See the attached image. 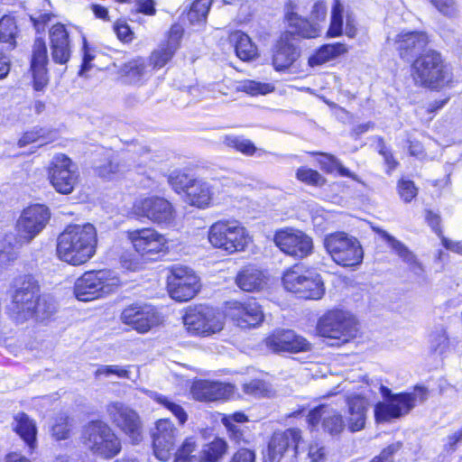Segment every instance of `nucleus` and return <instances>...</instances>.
I'll return each instance as SVG.
<instances>
[{"instance_id":"nucleus-1","label":"nucleus","mask_w":462,"mask_h":462,"mask_svg":"<svg viewBox=\"0 0 462 462\" xmlns=\"http://www.w3.org/2000/svg\"><path fill=\"white\" fill-rule=\"evenodd\" d=\"M97 234L92 224L69 225L57 238L58 258L73 266L88 262L95 254Z\"/></svg>"},{"instance_id":"nucleus-2","label":"nucleus","mask_w":462,"mask_h":462,"mask_svg":"<svg viewBox=\"0 0 462 462\" xmlns=\"http://www.w3.org/2000/svg\"><path fill=\"white\" fill-rule=\"evenodd\" d=\"M380 392L384 398L374 407L376 422H389L408 414L417 403L427 400L429 391L426 387L417 385L412 392L393 393L386 386L381 385Z\"/></svg>"},{"instance_id":"nucleus-3","label":"nucleus","mask_w":462,"mask_h":462,"mask_svg":"<svg viewBox=\"0 0 462 462\" xmlns=\"http://www.w3.org/2000/svg\"><path fill=\"white\" fill-rule=\"evenodd\" d=\"M358 322L346 310H333L319 319V346H340L356 336Z\"/></svg>"},{"instance_id":"nucleus-4","label":"nucleus","mask_w":462,"mask_h":462,"mask_svg":"<svg viewBox=\"0 0 462 462\" xmlns=\"http://www.w3.org/2000/svg\"><path fill=\"white\" fill-rule=\"evenodd\" d=\"M81 443L92 455L106 459L117 456L122 448L121 440L112 428L100 420L88 422L81 431Z\"/></svg>"},{"instance_id":"nucleus-5","label":"nucleus","mask_w":462,"mask_h":462,"mask_svg":"<svg viewBox=\"0 0 462 462\" xmlns=\"http://www.w3.org/2000/svg\"><path fill=\"white\" fill-rule=\"evenodd\" d=\"M411 75L416 85L430 88H443L451 80V74L440 54L431 50L416 58L411 64Z\"/></svg>"},{"instance_id":"nucleus-6","label":"nucleus","mask_w":462,"mask_h":462,"mask_svg":"<svg viewBox=\"0 0 462 462\" xmlns=\"http://www.w3.org/2000/svg\"><path fill=\"white\" fill-rule=\"evenodd\" d=\"M208 241L214 247L233 254L244 251L251 242V237L239 221L219 220L209 227Z\"/></svg>"},{"instance_id":"nucleus-7","label":"nucleus","mask_w":462,"mask_h":462,"mask_svg":"<svg viewBox=\"0 0 462 462\" xmlns=\"http://www.w3.org/2000/svg\"><path fill=\"white\" fill-rule=\"evenodd\" d=\"M119 282L109 270L86 272L76 280L74 294L79 300H93L113 292Z\"/></svg>"},{"instance_id":"nucleus-8","label":"nucleus","mask_w":462,"mask_h":462,"mask_svg":"<svg viewBox=\"0 0 462 462\" xmlns=\"http://www.w3.org/2000/svg\"><path fill=\"white\" fill-rule=\"evenodd\" d=\"M13 288L10 306L13 319L17 323H23L32 319L34 313L32 308L35 307V301L39 294L37 282L31 275L20 276L14 280Z\"/></svg>"},{"instance_id":"nucleus-9","label":"nucleus","mask_w":462,"mask_h":462,"mask_svg":"<svg viewBox=\"0 0 462 462\" xmlns=\"http://www.w3.org/2000/svg\"><path fill=\"white\" fill-rule=\"evenodd\" d=\"M324 246L333 261L341 266L356 267L363 262L364 250L360 242L345 233L327 236Z\"/></svg>"},{"instance_id":"nucleus-10","label":"nucleus","mask_w":462,"mask_h":462,"mask_svg":"<svg viewBox=\"0 0 462 462\" xmlns=\"http://www.w3.org/2000/svg\"><path fill=\"white\" fill-rule=\"evenodd\" d=\"M183 323L190 334L208 336L222 330L224 318L212 307L199 305L187 310Z\"/></svg>"},{"instance_id":"nucleus-11","label":"nucleus","mask_w":462,"mask_h":462,"mask_svg":"<svg viewBox=\"0 0 462 462\" xmlns=\"http://www.w3.org/2000/svg\"><path fill=\"white\" fill-rule=\"evenodd\" d=\"M48 178L57 192L70 194L79 181L78 166L67 155L56 154L48 166Z\"/></svg>"},{"instance_id":"nucleus-12","label":"nucleus","mask_w":462,"mask_h":462,"mask_svg":"<svg viewBox=\"0 0 462 462\" xmlns=\"http://www.w3.org/2000/svg\"><path fill=\"white\" fill-rule=\"evenodd\" d=\"M106 412L111 422L121 430L133 444L143 440V424L138 413L121 402L107 404Z\"/></svg>"},{"instance_id":"nucleus-13","label":"nucleus","mask_w":462,"mask_h":462,"mask_svg":"<svg viewBox=\"0 0 462 462\" xmlns=\"http://www.w3.org/2000/svg\"><path fill=\"white\" fill-rule=\"evenodd\" d=\"M133 213L161 226H170L176 219V210L172 204L158 196L136 200L133 206Z\"/></svg>"},{"instance_id":"nucleus-14","label":"nucleus","mask_w":462,"mask_h":462,"mask_svg":"<svg viewBox=\"0 0 462 462\" xmlns=\"http://www.w3.org/2000/svg\"><path fill=\"white\" fill-rule=\"evenodd\" d=\"M51 213L44 205H32L23 209L16 222V243L20 245L30 243L46 226Z\"/></svg>"},{"instance_id":"nucleus-15","label":"nucleus","mask_w":462,"mask_h":462,"mask_svg":"<svg viewBox=\"0 0 462 462\" xmlns=\"http://www.w3.org/2000/svg\"><path fill=\"white\" fill-rule=\"evenodd\" d=\"M199 278L187 267L173 266L168 277V290L171 297L177 301H188L199 291Z\"/></svg>"},{"instance_id":"nucleus-16","label":"nucleus","mask_w":462,"mask_h":462,"mask_svg":"<svg viewBox=\"0 0 462 462\" xmlns=\"http://www.w3.org/2000/svg\"><path fill=\"white\" fill-rule=\"evenodd\" d=\"M127 238L135 252L147 259H152L153 256L167 250L166 237L152 227L128 231Z\"/></svg>"},{"instance_id":"nucleus-17","label":"nucleus","mask_w":462,"mask_h":462,"mask_svg":"<svg viewBox=\"0 0 462 462\" xmlns=\"http://www.w3.org/2000/svg\"><path fill=\"white\" fill-rule=\"evenodd\" d=\"M318 273L315 270L302 271L299 265L287 270L282 277L285 289L303 299H316Z\"/></svg>"},{"instance_id":"nucleus-18","label":"nucleus","mask_w":462,"mask_h":462,"mask_svg":"<svg viewBox=\"0 0 462 462\" xmlns=\"http://www.w3.org/2000/svg\"><path fill=\"white\" fill-rule=\"evenodd\" d=\"M120 319L139 333H146L161 322V317L152 306L140 303L126 306Z\"/></svg>"},{"instance_id":"nucleus-19","label":"nucleus","mask_w":462,"mask_h":462,"mask_svg":"<svg viewBox=\"0 0 462 462\" xmlns=\"http://www.w3.org/2000/svg\"><path fill=\"white\" fill-rule=\"evenodd\" d=\"M274 243L284 254L299 259L308 256L313 249L312 239L292 228L277 231Z\"/></svg>"},{"instance_id":"nucleus-20","label":"nucleus","mask_w":462,"mask_h":462,"mask_svg":"<svg viewBox=\"0 0 462 462\" xmlns=\"http://www.w3.org/2000/svg\"><path fill=\"white\" fill-rule=\"evenodd\" d=\"M301 432L299 429L291 428L283 431H275L263 456V462H281L284 455L292 450L296 453Z\"/></svg>"},{"instance_id":"nucleus-21","label":"nucleus","mask_w":462,"mask_h":462,"mask_svg":"<svg viewBox=\"0 0 462 462\" xmlns=\"http://www.w3.org/2000/svg\"><path fill=\"white\" fill-rule=\"evenodd\" d=\"M178 430L170 420H157L156 431L152 434V439L153 453L158 459L167 461L171 458Z\"/></svg>"},{"instance_id":"nucleus-22","label":"nucleus","mask_w":462,"mask_h":462,"mask_svg":"<svg viewBox=\"0 0 462 462\" xmlns=\"http://www.w3.org/2000/svg\"><path fill=\"white\" fill-rule=\"evenodd\" d=\"M266 346L274 353L301 352L310 349V343L291 329H277L265 338Z\"/></svg>"},{"instance_id":"nucleus-23","label":"nucleus","mask_w":462,"mask_h":462,"mask_svg":"<svg viewBox=\"0 0 462 462\" xmlns=\"http://www.w3.org/2000/svg\"><path fill=\"white\" fill-rule=\"evenodd\" d=\"M226 315L242 328L254 327L263 319L261 307L254 300L228 302Z\"/></svg>"},{"instance_id":"nucleus-24","label":"nucleus","mask_w":462,"mask_h":462,"mask_svg":"<svg viewBox=\"0 0 462 462\" xmlns=\"http://www.w3.org/2000/svg\"><path fill=\"white\" fill-rule=\"evenodd\" d=\"M387 41L393 44L402 59L422 51L429 42L427 34L420 31H402L393 38L389 36Z\"/></svg>"},{"instance_id":"nucleus-25","label":"nucleus","mask_w":462,"mask_h":462,"mask_svg":"<svg viewBox=\"0 0 462 462\" xmlns=\"http://www.w3.org/2000/svg\"><path fill=\"white\" fill-rule=\"evenodd\" d=\"M235 387L231 383L199 380L191 387L192 396L198 401L213 402L226 399L234 393Z\"/></svg>"},{"instance_id":"nucleus-26","label":"nucleus","mask_w":462,"mask_h":462,"mask_svg":"<svg viewBox=\"0 0 462 462\" xmlns=\"http://www.w3.org/2000/svg\"><path fill=\"white\" fill-rule=\"evenodd\" d=\"M294 32H286L278 41L273 56V64L276 70L289 68L299 57Z\"/></svg>"},{"instance_id":"nucleus-27","label":"nucleus","mask_w":462,"mask_h":462,"mask_svg":"<svg viewBox=\"0 0 462 462\" xmlns=\"http://www.w3.org/2000/svg\"><path fill=\"white\" fill-rule=\"evenodd\" d=\"M51 58L56 63L65 64L70 58L69 33L61 23L54 24L50 30Z\"/></svg>"},{"instance_id":"nucleus-28","label":"nucleus","mask_w":462,"mask_h":462,"mask_svg":"<svg viewBox=\"0 0 462 462\" xmlns=\"http://www.w3.org/2000/svg\"><path fill=\"white\" fill-rule=\"evenodd\" d=\"M347 426L349 430L356 432L363 430L366 421L368 401L360 395H352L347 398Z\"/></svg>"},{"instance_id":"nucleus-29","label":"nucleus","mask_w":462,"mask_h":462,"mask_svg":"<svg viewBox=\"0 0 462 462\" xmlns=\"http://www.w3.org/2000/svg\"><path fill=\"white\" fill-rule=\"evenodd\" d=\"M236 283L245 291H259L265 284V277L261 270L249 265L237 273Z\"/></svg>"},{"instance_id":"nucleus-30","label":"nucleus","mask_w":462,"mask_h":462,"mask_svg":"<svg viewBox=\"0 0 462 462\" xmlns=\"http://www.w3.org/2000/svg\"><path fill=\"white\" fill-rule=\"evenodd\" d=\"M212 194L211 187L208 182L195 180L187 189L186 201L191 206L204 208L210 204Z\"/></svg>"},{"instance_id":"nucleus-31","label":"nucleus","mask_w":462,"mask_h":462,"mask_svg":"<svg viewBox=\"0 0 462 462\" xmlns=\"http://www.w3.org/2000/svg\"><path fill=\"white\" fill-rule=\"evenodd\" d=\"M378 234L383 239H384L392 250L394 251L395 254L411 267V269L413 271L421 270L420 264L418 262L415 254L410 251L404 244L397 240L386 231L378 230Z\"/></svg>"},{"instance_id":"nucleus-32","label":"nucleus","mask_w":462,"mask_h":462,"mask_svg":"<svg viewBox=\"0 0 462 462\" xmlns=\"http://www.w3.org/2000/svg\"><path fill=\"white\" fill-rule=\"evenodd\" d=\"M229 40L234 44L236 53L240 60L247 61L257 56L256 46L252 42L250 37L243 32H233Z\"/></svg>"},{"instance_id":"nucleus-33","label":"nucleus","mask_w":462,"mask_h":462,"mask_svg":"<svg viewBox=\"0 0 462 462\" xmlns=\"http://www.w3.org/2000/svg\"><path fill=\"white\" fill-rule=\"evenodd\" d=\"M14 430L22 438V439L28 445L30 448H33L36 443V426L30 418L21 413L15 417Z\"/></svg>"},{"instance_id":"nucleus-34","label":"nucleus","mask_w":462,"mask_h":462,"mask_svg":"<svg viewBox=\"0 0 462 462\" xmlns=\"http://www.w3.org/2000/svg\"><path fill=\"white\" fill-rule=\"evenodd\" d=\"M227 443L219 438L203 446L199 462H219L227 451Z\"/></svg>"},{"instance_id":"nucleus-35","label":"nucleus","mask_w":462,"mask_h":462,"mask_svg":"<svg viewBox=\"0 0 462 462\" xmlns=\"http://www.w3.org/2000/svg\"><path fill=\"white\" fill-rule=\"evenodd\" d=\"M319 166L328 173L351 178L357 182H361V180L356 174L344 167L342 163L331 154L319 152Z\"/></svg>"},{"instance_id":"nucleus-36","label":"nucleus","mask_w":462,"mask_h":462,"mask_svg":"<svg viewBox=\"0 0 462 462\" xmlns=\"http://www.w3.org/2000/svg\"><path fill=\"white\" fill-rule=\"evenodd\" d=\"M213 0H195L188 13L186 18L191 25L201 26L206 23Z\"/></svg>"},{"instance_id":"nucleus-37","label":"nucleus","mask_w":462,"mask_h":462,"mask_svg":"<svg viewBox=\"0 0 462 462\" xmlns=\"http://www.w3.org/2000/svg\"><path fill=\"white\" fill-rule=\"evenodd\" d=\"M343 14L344 5L340 0H334L331 8V17L329 28L327 31V37H338L343 32Z\"/></svg>"},{"instance_id":"nucleus-38","label":"nucleus","mask_w":462,"mask_h":462,"mask_svg":"<svg viewBox=\"0 0 462 462\" xmlns=\"http://www.w3.org/2000/svg\"><path fill=\"white\" fill-rule=\"evenodd\" d=\"M121 71L128 83H138L145 73L144 60L142 59L131 60L123 66Z\"/></svg>"},{"instance_id":"nucleus-39","label":"nucleus","mask_w":462,"mask_h":462,"mask_svg":"<svg viewBox=\"0 0 462 462\" xmlns=\"http://www.w3.org/2000/svg\"><path fill=\"white\" fill-rule=\"evenodd\" d=\"M237 91L247 93L251 96L266 95L274 90V87L269 83L245 79L237 83Z\"/></svg>"},{"instance_id":"nucleus-40","label":"nucleus","mask_w":462,"mask_h":462,"mask_svg":"<svg viewBox=\"0 0 462 462\" xmlns=\"http://www.w3.org/2000/svg\"><path fill=\"white\" fill-rule=\"evenodd\" d=\"M55 304L51 299L45 296L40 297L37 295L35 307L32 308V319L36 321H44L49 319L55 312Z\"/></svg>"},{"instance_id":"nucleus-41","label":"nucleus","mask_w":462,"mask_h":462,"mask_svg":"<svg viewBox=\"0 0 462 462\" xmlns=\"http://www.w3.org/2000/svg\"><path fill=\"white\" fill-rule=\"evenodd\" d=\"M197 447V442L193 437L185 439L175 452L173 462H199V457L193 454Z\"/></svg>"},{"instance_id":"nucleus-42","label":"nucleus","mask_w":462,"mask_h":462,"mask_svg":"<svg viewBox=\"0 0 462 462\" xmlns=\"http://www.w3.org/2000/svg\"><path fill=\"white\" fill-rule=\"evenodd\" d=\"M17 32V25L13 16L5 15L0 19V42L14 46Z\"/></svg>"},{"instance_id":"nucleus-43","label":"nucleus","mask_w":462,"mask_h":462,"mask_svg":"<svg viewBox=\"0 0 462 462\" xmlns=\"http://www.w3.org/2000/svg\"><path fill=\"white\" fill-rule=\"evenodd\" d=\"M150 396L155 402L171 411L172 414L179 420L180 424H184L186 422L188 415L180 405L175 403L167 396H164L156 392H152Z\"/></svg>"},{"instance_id":"nucleus-44","label":"nucleus","mask_w":462,"mask_h":462,"mask_svg":"<svg viewBox=\"0 0 462 462\" xmlns=\"http://www.w3.org/2000/svg\"><path fill=\"white\" fill-rule=\"evenodd\" d=\"M430 344L431 351L440 356L447 354L450 349L449 338L442 328L430 334Z\"/></svg>"},{"instance_id":"nucleus-45","label":"nucleus","mask_w":462,"mask_h":462,"mask_svg":"<svg viewBox=\"0 0 462 462\" xmlns=\"http://www.w3.org/2000/svg\"><path fill=\"white\" fill-rule=\"evenodd\" d=\"M223 143L247 156L253 155L256 151V147L250 140L241 136L226 135Z\"/></svg>"},{"instance_id":"nucleus-46","label":"nucleus","mask_w":462,"mask_h":462,"mask_svg":"<svg viewBox=\"0 0 462 462\" xmlns=\"http://www.w3.org/2000/svg\"><path fill=\"white\" fill-rule=\"evenodd\" d=\"M72 420L66 414H60L54 419L51 434L57 440L67 439L69 437Z\"/></svg>"},{"instance_id":"nucleus-47","label":"nucleus","mask_w":462,"mask_h":462,"mask_svg":"<svg viewBox=\"0 0 462 462\" xmlns=\"http://www.w3.org/2000/svg\"><path fill=\"white\" fill-rule=\"evenodd\" d=\"M348 51V47L342 42L334 44H325L319 47V64L321 62H328L346 54Z\"/></svg>"},{"instance_id":"nucleus-48","label":"nucleus","mask_w":462,"mask_h":462,"mask_svg":"<svg viewBox=\"0 0 462 462\" xmlns=\"http://www.w3.org/2000/svg\"><path fill=\"white\" fill-rule=\"evenodd\" d=\"M168 181L176 192L180 193L183 191L187 194V189L193 184L195 180L186 173L172 171L168 178Z\"/></svg>"},{"instance_id":"nucleus-49","label":"nucleus","mask_w":462,"mask_h":462,"mask_svg":"<svg viewBox=\"0 0 462 462\" xmlns=\"http://www.w3.org/2000/svg\"><path fill=\"white\" fill-rule=\"evenodd\" d=\"M291 24L296 27L295 32L303 38H315L317 36L316 27L307 19L291 16L289 18Z\"/></svg>"},{"instance_id":"nucleus-50","label":"nucleus","mask_w":462,"mask_h":462,"mask_svg":"<svg viewBox=\"0 0 462 462\" xmlns=\"http://www.w3.org/2000/svg\"><path fill=\"white\" fill-rule=\"evenodd\" d=\"M47 131L43 128H34L31 131L24 133L19 139L18 145L20 147L26 146L30 143H39V145H43L48 143Z\"/></svg>"},{"instance_id":"nucleus-51","label":"nucleus","mask_w":462,"mask_h":462,"mask_svg":"<svg viewBox=\"0 0 462 462\" xmlns=\"http://www.w3.org/2000/svg\"><path fill=\"white\" fill-rule=\"evenodd\" d=\"M47 63V49L43 39L38 38L33 44L31 68L45 66Z\"/></svg>"},{"instance_id":"nucleus-52","label":"nucleus","mask_w":462,"mask_h":462,"mask_svg":"<svg viewBox=\"0 0 462 462\" xmlns=\"http://www.w3.org/2000/svg\"><path fill=\"white\" fill-rule=\"evenodd\" d=\"M174 53V51L162 44L152 53L150 58L151 64L154 69H161L172 58Z\"/></svg>"},{"instance_id":"nucleus-53","label":"nucleus","mask_w":462,"mask_h":462,"mask_svg":"<svg viewBox=\"0 0 462 462\" xmlns=\"http://www.w3.org/2000/svg\"><path fill=\"white\" fill-rule=\"evenodd\" d=\"M397 189L399 196L406 203L411 202L418 193L414 183L405 179H402L398 181Z\"/></svg>"},{"instance_id":"nucleus-54","label":"nucleus","mask_w":462,"mask_h":462,"mask_svg":"<svg viewBox=\"0 0 462 462\" xmlns=\"http://www.w3.org/2000/svg\"><path fill=\"white\" fill-rule=\"evenodd\" d=\"M430 3L445 16L456 17L458 14L455 0H430Z\"/></svg>"},{"instance_id":"nucleus-55","label":"nucleus","mask_w":462,"mask_h":462,"mask_svg":"<svg viewBox=\"0 0 462 462\" xmlns=\"http://www.w3.org/2000/svg\"><path fill=\"white\" fill-rule=\"evenodd\" d=\"M124 165L118 159L110 160L106 164L97 167L98 174L103 178L110 179L113 175L124 171Z\"/></svg>"},{"instance_id":"nucleus-56","label":"nucleus","mask_w":462,"mask_h":462,"mask_svg":"<svg viewBox=\"0 0 462 462\" xmlns=\"http://www.w3.org/2000/svg\"><path fill=\"white\" fill-rule=\"evenodd\" d=\"M344 426L342 416L339 414H334L325 418L323 421L324 430L331 435L340 433L343 430Z\"/></svg>"},{"instance_id":"nucleus-57","label":"nucleus","mask_w":462,"mask_h":462,"mask_svg":"<svg viewBox=\"0 0 462 462\" xmlns=\"http://www.w3.org/2000/svg\"><path fill=\"white\" fill-rule=\"evenodd\" d=\"M183 35V28L180 24H173L169 32L167 42L164 44L166 47L176 51L180 47V42Z\"/></svg>"},{"instance_id":"nucleus-58","label":"nucleus","mask_w":462,"mask_h":462,"mask_svg":"<svg viewBox=\"0 0 462 462\" xmlns=\"http://www.w3.org/2000/svg\"><path fill=\"white\" fill-rule=\"evenodd\" d=\"M402 446V444L400 441L390 444L371 462H393V455L401 449Z\"/></svg>"},{"instance_id":"nucleus-59","label":"nucleus","mask_w":462,"mask_h":462,"mask_svg":"<svg viewBox=\"0 0 462 462\" xmlns=\"http://www.w3.org/2000/svg\"><path fill=\"white\" fill-rule=\"evenodd\" d=\"M243 389L245 393L254 396H263L267 391V385L261 380H252L243 385Z\"/></svg>"},{"instance_id":"nucleus-60","label":"nucleus","mask_w":462,"mask_h":462,"mask_svg":"<svg viewBox=\"0 0 462 462\" xmlns=\"http://www.w3.org/2000/svg\"><path fill=\"white\" fill-rule=\"evenodd\" d=\"M296 177L300 181L308 185L315 186L318 183V172L307 167L299 168Z\"/></svg>"},{"instance_id":"nucleus-61","label":"nucleus","mask_w":462,"mask_h":462,"mask_svg":"<svg viewBox=\"0 0 462 462\" xmlns=\"http://www.w3.org/2000/svg\"><path fill=\"white\" fill-rule=\"evenodd\" d=\"M31 69L33 75V84L35 90H42L48 83L47 70L45 69V66Z\"/></svg>"},{"instance_id":"nucleus-62","label":"nucleus","mask_w":462,"mask_h":462,"mask_svg":"<svg viewBox=\"0 0 462 462\" xmlns=\"http://www.w3.org/2000/svg\"><path fill=\"white\" fill-rule=\"evenodd\" d=\"M229 462H255V454L248 448H241L232 456Z\"/></svg>"},{"instance_id":"nucleus-63","label":"nucleus","mask_w":462,"mask_h":462,"mask_svg":"<svg viewBox=\"0 0 462 462\" xmlns=\"http://www.w3.org/2000/svg\"><path fill=\"white\" fill-rule=\"evenodd\" d=\"M15 254L10 246L6 247L5 242L0 243V269L15 259Z\"/></svg>"},{"instance_id":"nucleus-64","label":"nucleus","mask_w":462,"mask_h":462,"mask_svg":"<svg viewBox=\"0 0 462 462\" xmlns=\"http://www.w3.org/2000/svg\"><path fill=\"white\" fill-rule=\"evenodd\" d=\"M114 30L117 35V37L124 42H129L132 40V32L129 28V26L123 23H116L114 27Z\"/></svg>"}]
</instances>
